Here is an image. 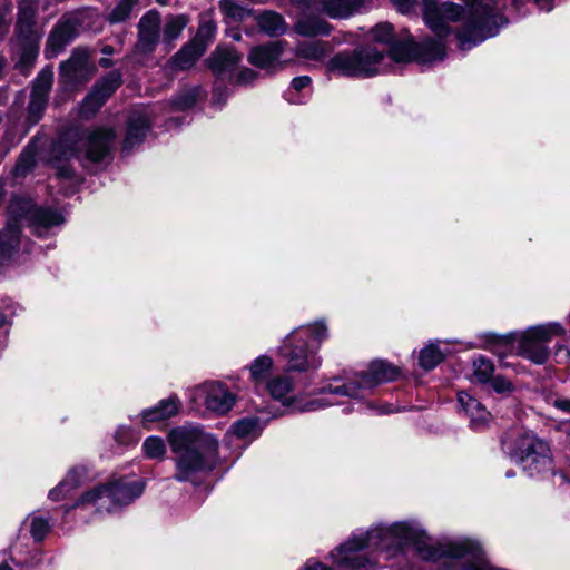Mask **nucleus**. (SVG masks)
Segmentation results:
<instances>
[{
    "label": "nucleus",
    "mask_w": 570,
    "mask_h": 570,
    "mask_svg": "<svg viewBox=\"0 0 570 570\" xmlns=\"http://www.w3.org/2000/svg\"><path fill=\"white\" fill-rule=\"evenodd\" d=\"M468 4L466 12L455 3L439 0H422L425 23L438 39L425 38L420 42L392 41L390 50L384 53V63L409 62L412 59L422 63L442 60L445 57L443 38L450 32L449 22L462 19L458 31V40L462 50L471 49L490 37L498 35L501 27L508 23L502 14L505 0H463Z\"/></svg>",
    "instance_id": "1"
},
{
    "label": "nucleus",
    "mask_w": 570,
    "mask_h": 570,
    "mask_svg": "<svg viewBox=\"0 0 570 570\" xmlns=\"http://www.w3.org/2000/svg\"><path fill=\"white\" fill-rule=\"evenodd\" d=\"M167 441L175 455L176 481L196 484L216 466L218 441L203 428L190 424L178 426L168 433Z\"/></svg>",
    "instance_id": "2"
},
{
    "label": "nucleus",
    "mask_w": 570,
    "mask_h": 570,
    "mask_svg": "<svg viewBox=\"0 0 570 570\" xmlns=\"http://www.w3.org/2000/svg\"><path fill=\"white\" fill-rule=\"evenodd\" d=\"M115 137L114 129L99 127L77 135L75 140L70 137L60 139L52 148V160L58 176L62 178L73 176V169L66 163L72 157L92 163L101 161L109 154Z\"/></svg>",
    "instance_id": "3"
},
{
    "label": "nucleus",
    "mask_w": 570,
    "mask_h": 570,
    "mask_svg": "<svg viewBox=\"0 0 570 570\" xmlns=\"http://www.w3.org/2000/svg\"><path fill=\"white\" fill-rule=\"evenodd\" d=\"M8 213V224L0 232V264L9 258L11 252L18 246L21 226H31L38 233L41 228L47 229L63 223L59 212L51 208L36 207L30 199L24 197H13L9 204Z\"/></svg>",
    "instance_id": "4"
},
{
    "label": "nucleus",
    "mask_w": 570,
    "mask_h": 570,
    "mask_svg": "<svg viewBox=\"0 0 570 570\" xmlns=\"http://www.w3.org/2000/svg\"><path fill=\"white\" fill-rule=\"evenodd\" d=\"M327 337V327L323 323L299 326L292 331L283 342L281 354L287 361L286 372H305L321 365L320 357L313 352Z\"/></svg>",
    "instance_id": "5"
},
{
    "label": "nucleus",
    "mask_w": 570,
    "mask_h": 570,
    "mask_svg": "<svg viewBox=\"0 0 570 570\" xmlns=\"http://www.w3.org/2000/svg\"><path fill=\"white\" fill-rule=\"evenodd\" d=\"M400 375V368L382 360L370 363L368 368L357 373L347 382L334 379L322 389L323 393L343 395L352 399H363L375 386L394 381Z\"/></svg>",
    "instance_id": "6"
},
{
    "label": "nucleus",
    "mask_w": 570,
    "mask_h": 570,
    "mask_svg": "<svg viewBox=\"0 0 570 570\" xmlns=\"http://www.w3.org/2000/svg\"><path fill=\"white\" fill-rule=\"evenodd\" d=\"M328 69L346 77L368 78L385 72L384 52L366 45L352 51H343L328 61Z\"/></svg>",
    "instance_id": "7"
},
{
    "label": "nucleus",
    "mask_w": 570,
    "mask_h": 570,
    "mask_svg": "<svg viewBox=\"0 0 570 570\" xmlns=\"http://www.w3.org/2000/svg\"><path fill=\"white\" fill-rule=\"evenodd\" d=\"M503 446L529 476L540 475L551 469L549 445L532 432H520L511 442H504Z\"/></svg>",
    "instance_id": "8"
},
{
    "label": "nucleus",
    "mask_w": 570,
    "mask_h": 570,
    "mask_svg": "<svg viewBox=\"0 0 570 570\" xmlns=\"http://www.w3.org/2000/svg\"><path fill=\"white\" fill-rule=\"evenodd\" d=\"M144 489L145 483L142 481H117L110 484H101L83 493L75 504L66 508V512L89 504H98L99 501L105 499L118 505L129 504L142 494Z\"/></svg>",
    "instance_id": "9"
},
{
    "label": "nucleus",
    "mask_w": 570,
    "mask_h": 570,
    "mask_svg": "<svg viewBox=\"0 0 570 570\" xmlns=\"http://www.w3.org/2000/svg\"><path fill=\"white\" fill-rule=\"evenodd\" d=\"M563 333L564 330L558 323L531 327L520 336L517 353L534 364H544L550 355L548 343L553 336Z\"/></svg>",
    "instance_id": "10"
},
{
    "label": "nucleus",
    "mask_w": 570,
    "mask_h": 570,
    "mask_svg": "<svg viewBox=\"0 0 570 570\" xmlns=\"http://www.w3.org/2000/svg\"><path fill=\"white\" fill-rule=\"evenodd\" d=\"M193 399L217 414H226L235 404V395L223 383L215 381L195 387Z\"/></svg>",
    "instance_id": "11"
},
{
    "label": "nucleus",
    "mask_w": 570,
    "mask_h": 570,
    "mask_svg": "<svg viewBox=\"0 0 570 570\" xmlns=\"http://www.w3.org/2000/svg\"><path fill=\"white\" fill-rule=\"evenodd\" d=\"M292 389V380L284 375L275 376L266 383V390L273 399L282 402L284 405L292 406L294 410L299 412H313L333 404L332 401L325 397H316L304 404L296 403L288 396Z\"/></svg>",
    "instance_id": "12"
},
{
    "label": "nucleus",
    "mask_w": 570,
    "mask_h": 570,
    "mask_svg": "<svg viewBox=\"0 0 570 570\" xmlns=\"http://www.w3.org/2000/svg\"><path fill=\"white\" fill-rule=\"evenodd\" d=\"M96 68L89 61L87 49L77 48L70 58L60 65V77L66 85L75 87L89 80Z\"/></svg>",
    "instance_id": "13"
},
{
    "label": "nucleus",
    "mask_w": 570,
    "mask_h": 570,
    "mask_svg": "<svg viewBox=\"0 0 570 570\" xmlns=\"http://www.w3.org/2000/svg\"><path fill=\"white\" fill-rule=\"evenodd\" d=\"M37 12L38 2L36 0H21L19 2L14 38L27 50L32 49L38 42L35 30Z\"/></svg>",
    "instance_id": "14"
},
{
    "label": "nucleus",
    "mask_w": 570,
    "mask_h": 570,
    "mask_svg": "<svg viewBox=\"0 0 570 570\" xmlns=\"http://www.w3.org/2000/svg\"><path fill=\"white\" fill-rule=\"evenodd\" d=\"M53 81L51 69H43L35 79L30 102L28 105L27 121L33 126L42 118L48 104V96Z\"/></svg>",
    "instance_id": "15"
},
{
    "label": "nucleus",
    "mask_w": 570,
    "mask_h": 570,
    "mask_svg": "<svg viewBox=\"0 0 570 570\" xmlns=\"http://www.w3.org/2000/svg\"><path fill=\"white\" fill-rule=\"evenodd\" d=\"M79 19L73 16H63L51 30L45 53L48 58L57 57L75 40L78 35Z\"/></svg>",
    "instance_id": "16"
},
{
    "label": "nucleus",
    "mask_w": 570,
    "mask_h": 570,
    "mask_svg": "<svg viewBox=\"0 0 570 570\" xmlns=\"http://www.w3.org/2000/svg\"><path fill=\"white\" fill-rule=\"evenodd\" d=\"M138 39L135 45V53L141 56L151 55L159 41L160 14L156 10L146 12L138 22Z\"/></svg>",
    "instance_id": "17"
},
{
    "label": "nucleus",
    "mask_w": 570,
    "mask_h": 570,
    "mask_svg": "<svg viewBox=\"0 0 570 570\" xmlns=\"http://www.w3.org/2000/svg\"><path fill=\"white\" fill-rule=\"evenodd\" d=\"M121 83V77L118 72L112 71L104 77L90 94L85 98L80 112L83 117L90 118L107 101V99L116 91Z\"/></svg>",
    "instance_id": "18"
},
{
    "label": "nucleus",
    "mask_w": 570,
    "mask_h": 570,
    "mask_svg": "<svg viewBox=\"0 0 570 570\" xmlns=\"http://www.w3.org/2000/svg\"><path fill=\"white\" fill-rule=\"evenodd\" d=\"M302 8H313L332 19H347L357 13L365 0H296Z\"/></svg>",
    "instance_id": "19"
},
{
    "label": "nucleus",
    "mask_w": 570,
    "mask_h": 570,
    "mask_svg": "<svg viewBox=\"0 0 570 570\" xmlns=\"http://www.w3.org/2000/svg\"><path fill=\"white\" fill-rule=\"evenodd\" d=\"M285 41H273L252 48L248 53V61L261 69L283 68L284 63L279 58L284 51Z\"/></svg>",
    "instance_id": "20"
},
{
    "label": "nucleus",
    "mask_w": 570,
    "mask_h": 570,
    "mask_svg": "<svg viewBox=\"0 0 570 570\" xmlns=\"http://www.w3.org/2000/svg\"><path fill=\"white\" fill-rule=\"evenodd\" d=\"M240 61L242 55L228 47L216 48L207 59L209 69L218 79H232L233 72Z\"/></svg>",
    "instance_id": "21"
},
{
    "label": "nucleus",
    "mask_w": 570,
    "mask_h": 570,
    "mask_svg": "<svg viewBox=\"0 0 570 570\" xmlns=\"http://www.w3.org/2000/svg\"><path fill=\"white\" fill-rule=\"evenodd\" d=\"M150 129V114L147 108L134 110L128 119L124 150H131L140 145Z\"/></svg>",
    "instance_id": "22"
},
{
    "label": "nucleus",
    "mask_w": 570,
    "mask_h": 570,
    "mask_svg": "<svg viewBox=\"0 0 570 570\" xmlns=\"http://www.w3.org/2000/svg\"><path fill=\"white\" fill-rule=\"evenodd\" d=\"M458 401L470 417L471 429L481 431L489 424L491 414L476 399L461 391L458 393Z\"/></svg>",
    "instance_id": "23"
},
{
    "label": "nucleus",
    "mask_w": 570,
    "mask_h": 570,
    "mask_svg": "<svg viewBox=\"0 0 570 570\" xmlns=\"http://www.w3.org/2000/svg\"><path fill=\"white\" fill-rule=\"evenodd\" d=\"M258 30L268 37H279L287 32L288 24L284 17L273 10H264L255 14Z\"/></svg>",
    "instance_id": "24"
},
{
    "label": "nucleus",
    "mask_w": 570,
    "mask_h": 570,
    "mask_svg": "<svg viewBox=\"0 0 570 570\" xmlns=\"http://www.w3.org/2000/svg\"><path fill=\"white\" fill-rule=\"evenodd\" d=\"M294 30L304 37L327 36L331 24L318 16L303 14L295 23Z\"/></svg>",
    "instance_id": "25"
},
{
    "label": "nucleus",
    "mask_w": 570,
    "mask_h": 570,
    "mask_svg": "<svg viewBox=\"0 0 570 570\" xmlns=\"http://www.w3.org/2000/svg\"><path fill=\"white\" fill-rule=\"evenodd\" d=\"M179 409V400L176 396L161 400L154 407L141 412L142 423H154L171 417L177 414Z\"/></svg>",
    "instance_id": "26"
},
{
    "label": "nucleus",
    "mask_w": 570,
    "mask_h": 570,
    "mask_svg": "<svg viewBox=\"0 0 570 570\" xmlns=\"http://www.w3.org/2000/svg\"><path fill=\"white\" fill-rule=\"evenodd\" d=\"M81 475L78 469H71L65 479L52 490L49 491L51 501H61L71 495V493L80 485Z\"/></svg>",
    "instance_id": "27"
},
{
    "label": "nucleus",
    "mask_w": 570,
    "mask_h": 570,
    "mask_svg": "<svg viewBox=\"0 0 570 570\" xmlns=\"http://www.w3.org/2000/svg\"><path fill=\"white\" fill-rule=\"evenodd\" d=\"M204 50L191 40L185 45L171 59L175 68L180 70L189 69L204 55Z\"/></svg>",
    "instance_id": "28"
},
{
    "label": "nucleus",
    "mask_w": 570,
    "mask_h": 570,
    "mask_svg": "<svg viewBox=\"0 0 570 570\" xmlns=\"http://www.w3.org/2000/svg\"><path fill=\"white\" fill-rule=\"evenodd\" d=\"M331 51V45L325 41H302L295 47L297 57L307 60H321Z\"/></svg>",
    "instance_id": "29"
},
{
    "label": "nucleus",
    "mask_w": 570,
    "mask_h": 570,
    "mask_svg": "<svg viewBox=\"0 0 570 570\" xmlns=\"http://www.w3.org/2000/svg\"><path fill=\"white\" fill-rule=\"evenodd\" d=\"M273 367V360L267 355H261L249 365V379L257 387L267 383L266 379Z\"/></svg>",
    "instance_id": "30"
},
{
    "label": "nucleus",
    "mask_w": 570,
    "mask_h": 570,
    "mask_svg": "<svg viewBox=\"0 0 570 570\" xmlns=\"http://www.w3.org/2000/svg\"><path fill=\"white\" fill-rule=\"evenodd\" d=\"M264 428V423L259 417H244L233 424V431L238 438H256Z\"/></svg>",
    "instance_id": "31"
},
{
    "label": "nucleus",
    "mask_w": 570,
    "mask_h": 570,
    "mask_svg": "<svg viewBox=\"0 0 570 570\" xmlns=\"http://www.w3.org/2000/svg\"><path fill=\"white\" fill-rule=\"evenodd\" d=\"M215 33V22L209 17L202 16L197 33L191 41L205 51L208 45L214 40Z\"/></svg>",
    "instance_id": "32"
},
{
    "label": "nucleus",
    "mask_w": 570,
    "mask_h": 570,
    "mask_svg": "<svg viewBox=\"0 0 570 570\" xmlns=\"http://www.w3.org/2000/svg\"><path fill=\"white\" fill-rule=\"evenodd\" d=\"M188 23V18L184 14L168 17L164 27V42L176 40Z\"/></svg>",
    "instance_id": "33"
},
{
    "label": "nucleus",
    "mask_w": 570,
    "mask_h": 570,
    "mask_svg": "<svg viewBox=\"0 0 570 570\" xmlns=\"http://www.w3.org/2000/svg\"><path fill=\"white\" fill-rule=\"evenodd\" d=\"M494 365L484 356H479L473 361V376L481 383H488L492 379Z\"/></svg>",
    "instance_id": "34"
},
{
    "label": "nucleus",
    "mask_w": 570,
    "mask_h": 570,
    "mask_svg": "<svg viewBox=\"0 0 570 570\" xmlns=\"http://www.w3.org/2000/svg\"><path fill=\"white\" fill-rule=\"evenodd\" d=\"M139 0H120L117 6L109 12L107 20L110 23H120L126 21Z\"/></svg>",
    "instance_id": "35"
},
{
    "label": "nucleus",
    "mask_w": 570,
    "mask_h": 570,
    "mask_svg": "<svg viewBox=\"0 0 570 570\" xmlns=\"http://www.w3.org/2000/svg\"><path fill=\"white\" fill-rule=\"evenodd\" d=\"M443 360V354L435 344H430L424 347L419 357L420 365L424 370L434 368Z\"/></svg>",
    "instance_id": "36"
},
{
    "label": "nucleus",
    "mask_w": 570,
    "mask_h": 570,
    "mask_svg": "<svg viewBox=\"0 0 570 570\" xmlns=\"http://www.w3.org/2000/svg\"><path fill=\"white\" fill-rule=\"evenodd\" d=\"M142 450L148 459L163 460L166 456V445L163 439L149 436L142 444Z\"/></svg>",
    "instance_id": "37"
},
{
    "label": "nucleus",
    "mask_w": 570,
    "mask_h": 570,
    "mask_svg": "<svg viewBox=\"0 0 570 570\" xmlns=\"http://www.w3.org/2000/svg\"><path fill=\"white\" fill-rule=\"evenodd\" d=\"M219 7L225 16L235 21H243L250 14L249 10L235 0H222Z\"/></svg>",
    "instance_id": "38"
},
{
    "label": "nucleus",
    "mask_w": 570,
    "mask_h": 570,
    "mask_svg": "<svg viewBox=\"0 0 570 570\" xmlns=\"http://www.w3.org/2000/svg\"><path fill=\"white\" fill-rule=\"evenodd\" d=\"M35 163H36L35 149L30 145L21 153V155L16 164V167H14L16 176L27 175L35 166Z\"/></svg>",
    "instance_id": "39"
},
{
    "label": "nucleus",
    "mask_w": 570,
    "mask_h": 570,
    "mask_svg": "<svg viewBox=\"0 0 570 570\" xmlns=\"http://www.w3.org/2000/svg\"><path fill=\"white\" fill-rule=\"evenodd\" d=\"M200 89L193 88L179 94L173 99V104L177 109L184 110L195 106L199 97Z\"/></svg>",
    "instance_id": "40"
},
{
    "label": "nucleus",
    "mask_w": 570,
    "mask_h": 570,
    "mask_svg": "<svg viewBox=\"0 0 570 570\" xmlns=\"http://www.w3.org/2000/svg\"><path fill=\"white\" fill-rule=\"evenodd\" d=\"M371 35L374 41L380 43H392L394 40L393 27L387 22L376 24L372 30Z\"/></svg>",
    "instance_id": "41"
},
{
    "label": "nucleus",
    "mask_w": 570,
    "mask_h": 570,
    "mask_svg": "<svg viewBox=\"0 0 570 570\" xmlns=\"http://www.w3.org/2000/svg\"><path fill=\"white\" fill-rule=\"evenodd\" d=\"M50 529L48 520L33 515L31 518L30 533L36 541H41Z\"/></svg>",
    "instance_id": "42"
},
{
    "label": "nucleus",
    "mask_w": 570,
    "mask_h": 570,
    "mask_svg": "<svg viewBox=\"0 0 570 570\" xmlns=\"http://www.w3.org/2000/svg\"><path fill=\"white\" fill-rule=\"evenodd\" d=\"M490 383L497 393H510L514 390L512 382L502 375L492 376Z\"/></svg>",
    "instance_id": "43"
},
{
    "label": "nucleus",
    "mask_w": 570,
    "mask_h": 570,
    "mask_svg": "<svg viewBox=\"0 0 570 570\" xmlns=\"http://www.w3.org/2000/svg\"><path fill=\"white\" fill-rule=\"evenodd\" d=\"M115 439L120 444H128L130 442H136L137 439L134 436V433L130 428L120 426L115 433Z\"/></svg>",
    "instance_id": "44"
},
{
    "label": "nucleus",
    "mask_w": 570,
    "mask_h": 570,
    "mask_svg": "<svg viewBox=\"0 0 570 570\" xmlns=\"http://www.w3.org/2000/svg\"><path fill=\"white\" fill-rule=\"evenodd\" d=\"M257 77V72L249 69L243 68L236 76V82L239 85H247L254 81Z\"/></svg>",
    "instance_id": "45"
},
{
    "label": "nucleus",
    "mask_w": 570,
    "mask_h": 570,
    "mask_svg": "<svg viewBox=\"0 0 570 570\" xmlns=\"http://www.w3.org/2000/svg\"><path fill=\"white\" fill-rule=\"evenodd\" d=\"M10 29V20L8 19V11L0 10V42L6 39Z\"/></svg>",
    "instance_id": "46"
},
{
    "label": "nucleus",
    "mask_w": 570,
    "mask_h": 570,
    "mask_svg": "<svg viewBox=\"0 0 570 570\" xmlns=\"http://www.w3.org/2000/svg\"><path fill=\"white\" fill-rule=\"evenodd\" d=\"M557 363L566 364L570 360V350L566 345H558L554 352Z\"/></svg>",
    "instance_id": "47"
},
{
    "label": "nucleus",
    "mask_w": 570,
    "mask_h": 570,
    "mask_svg": "<svg viewBox=\"0 0 570 570\" xmlns=\"http://www.w3.org/2000/svg\"><path fill=\"white\" fill-rule=\"evenodd\" d=\"M397 10L402 13H409L413 8L415 0H391Z\"/></svg>",
    "instance_id": "48"
},
{
    "label": "nucleus",
    "mask_w": 570,
    "mask_h": 570,
    "mask_svg": "<svg viewBox=\"0 0 570 570\" xmlns=\"http://www.w3.org/2000/svg\"><path fill=\"white\" fill-rule=\"evenodd\" d=\"M311 83V78L308 76L296 77L292 80V88L296 91H299Z\"/></svg>",
    "instance_id": "49"
},
{
    "label": "nucleus",
    "mask_w": 570,
    "mask_h": 570,
    "mask_svg": "<svg viewBox=\"0 0 570 570\" xmlns=\"http://www.w3.org/2000/svg\"><path fill=\"white\" fill-rule=\"evenodd\" d=\"M365 405L367 409L374 410L377 414H387L393 412V409L390 404L375 406L372 402H368Z\"/></svg>",
    "instance_id": "50"
},
{
    "label": "nucleus",
    "mask_w": 570,
    "mask_h": 570,
    "mask_svg": "<svg viewBox=\"0 0 570 570\" xmlns=\"http://www.w3.org/2000/svg\"><path fill=\"white\" fill-rule=\"evenodd\" d=\"M554 406L562 412L570 413V397L557 399L554 401Z\"/></svg>",
    "instance_id": "51"
},
{
    "label": "nucleus",
    "mask_w": 570,
    "mask_h": 570,
    "mask_svg": "<svg viewBox=\"0 0 570 570\" xmlns=\"http://www.w3.org/2000/svg\"><path fill=\"white\" fill-rule=\"evenodd\" d=\"M305 570H331L327 566L316 561V560H308L305 564Z\"/></svg>",
    "instance_id": "52"
},
{
    "label": "nucleus",
    "mask_w": 570,
    "mask_h": 570,
    "mask_svg": "<svg viewBox=\"0 0 570 570\" xmlns=\"http://www.w3.org/2000/svg\"><path fill=\"white\" fill-rule=\"evenodd\" d=\"M213 99H214V101H215V102H217V104L223 102V99H222V97H220V94L218 92V89H215L214 95H213Z\"/></svg>",
    "instance_id": "53"
},
{
    "label": "nucleus",
    "mask_w": 570,
    "mask_h": 570,
    "mask_svg": "<svg viewBox=\"0 0 570 570\" xmlns=\"http://www.w3.org/2000/svg\"><path fill=\"white\" fill-rule=\"evenodd\" d=\"M101 51L105 55H112L114 53V49L110 46H105Z\"/></svg>",
    "instance_id": "54"
},
{
    "label": "nucleus",
    "mask_w": 570,
    "mask_h": 570,
    "mask_svg": "<svg viewBox=\"0 0 570 570\" xmlns=\"http://www.w3.org/2000/svg\"><path fill=\"white\" fill-rule=\"evenodd\" d=\"M0 570H12V568L8 563L2 562L0 563Z\"/></svg>",
    "instance_id": "55"
},
{
    "label": "nucleus",
    "mask_w": 570,
    "mask_h": 570,
    "mask_svg": "<svg viewBox=\"0 0 570 570\" xmlns=\"http://www.w3.org/2000/svg\"><path fill=\"white\" fill-rule=\"evenodd\" d=\"M6 316L0 312V327L4 324Z\"/></svg>",
    "instance_id": "56"
},
{
    "label": "nucleus",
    "mask_w": 570,
    "mask_h": 570,
    "mask_svg": "<svg viewBox=\"0 0 570 570\" xmlns=\"http://www.w3.org/2000/svg\"><path fill=\"white\" fill-rule=\"evenodd\" d=\"M100 65H101L102 67H108V66H109V62H108L106 59H101V60H100Z\"/></svg>",
    "instance_id": "57"
},
{
    "label": "nucleus",
    "mask_w": 570,
    "mask_h": 570,
    "mask_svg": "<svg viewBox=\"0 0 570 570\" xmlns=\"http://www.w3.org/2000/svg\"><path fill=\"white\" fill-rule=\"evenodd\" d=\"M513 475H514V472H512L511 470L505 472L507 478H512Z\"/></svg>",
    "instance_id": "58"
},
{
    "label": "nucleus",
    "mask_w": 570,
    "mask_h": 570,
    "mask_svg": "<svg viewBox=\"0 0 570 570\" xmlns=\"http://www.w3.org/2000/svg\"><path fill=\"white\" fill-rule=\"evenodd\" d=\"M234 39H235V40H239V39H240V35H235V36H234Z\"/></svg>",
    "instance_id": "59"
}]
</instances>
